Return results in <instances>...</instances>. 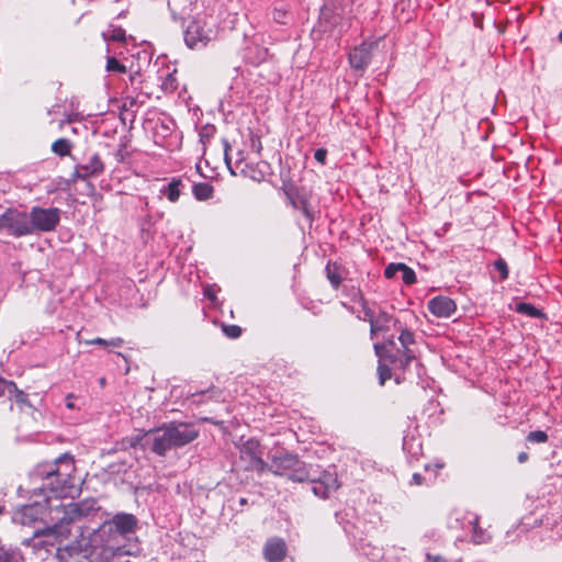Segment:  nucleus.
<instances>
[{
    "label": "nucleus",
    "mask_w": 562,
    "mask_h": 562,
    "mask_svg": "<svg viewBox=\"0 0 562 562\" xmlns=\"http://www.w3.org/2000/svg\"><path fill=\"white\" fill-rule=\"evenodd\" d=\"M7 561L8 562H16V560H13V559H11V560L8 559Z\"/></svg>",
    "instance_id": "c03bdc74"
},
{
    "label": "nucleus",
    "mask_w": 562,
    "mask_h": 562,
    "mask_svg": "<svg viewBox=\"0 0 562 562\" xmlns=\"http://www.w3.org/2000/svg\"><path fill=\"white\" fill-rule=\"evenodd\" d=\"M215 35V31L206 23L192 21L184 32V42L190 48L199 49L205 47Z\"/></svg>",
    "instance_id": "423d86ee"
},
{
    "label": "nucleus",
    "mask_w": 562,
    "mask_h": 562,
    "mask_svg": "<svg viewBox=\"0 0 562 562\" xmlns=\"http://www.w3.org/2000/svg\"><path fill=\"white\" fill-rule=\"evenodd\" d=\"M143 445L158 456H165L175 448L166 424L148 431L143 438Z\"/></svg>",
    "instance_id": "6e6552de"
},
{
    "label": "nucleus",
    "mask_w": 562,
    "mask_h": 562,
    "mask_svg": "<svg viewBox=\"0 0 562 562\" xmlns=\"http://www.w3.org/2000/svg\"><path fill=\"white\" fill-rule=\"evenodd\" d=\"M85 344L86 345H99L104 348H119L123 345V339L119 338V337L110 339V340H105L103 338H95L92 340H86Z\"/></svg>",
    "instance_id": "5701e85b"
},
{
    "label": "nucleus",
    "mask_w": 562,
    "mask_h": 562,
    "mask_svg": "<svg viewBox=\"0 0 562 562\" xmlns=\"http://www.w3.org/2000/svg\"><path fill=\"white\" fill-rule=\"evenodd\" d=\"M103 171V164L98 155H93L85 165L76 169V176L81 179H88L100 175Z\"/></svg>",
    "instance_id": "4468645a"
},
{
    "label": "nucleus",
    "mask_w": 562,
    "mask_h": 562,
    "mask_svg": "<svg viewBox=\"0 0 562 562\" xmlns=\"http://www.w3.org/2000/svg\"><path fill=\"white\" fill-rule=\"evenodd\" d=\"M47 499L44 503L19 507L12 520L22 526L33 527V539L23 540V544L30 547L38 543L55 546L60 544L70 533V524L79 520L83 510L78 504L69 503L67 505L47 507Z\"/></svg>",
    "instance_id": "f03ea898"
},
{
    "label": "nucleus",
    "mask_w": 562,
    "mask_h": 562,
    "mask_svg": "<svg viewBox=\"0 0 562 562\" xmlns=\"http://www.w3.org/2000/svg\"><path fill=\"white\" fill-rule=\"evenodd\" d=\"M428 562H445L439 555L427 554Z\"/></svg>",
    "instance_id": "c9c22d12"
},
{
    "label": "nucleus",
    "mask_w": 562,
    "mask_h": 562,
    "mask_svg": "<svg viewBox=\"0 0 562 562\" xmlns=\"http://www.w3.org/2000/svg\"><path fill=\"white\" fill-rule=\"evenodd\" d=\"M105 41L123 42L126 40L125 31L121 27L110 26L102 33Z\"/></svg>",
    "instance_id": "412c9836"
},
{
    "label": "nucleus",
    "mask_w": 562,
    "mask_h": 562,
    "mask_svg": "<svg viewBox=\"0 0 562 562\" xmlns=\"http://www.w3.org/2000/svg\"><path fill=\"white\" fill-rule=\"evenodd\" d=\"M428 310L437 317L448 318L457 311L456 303L447 296H436L428 302Z\"/></svg>",
    "instance_id": "f8f14e48"
},
{
    "label": "nucleus",
    "mask_w": 562,
    "mask_h": 562,
    "mask_svg": "<svg viewBox=\"0 0 562 562\" xmlns=\"http://www.w3.org/2000/svg\"><path fill=\"white\" fill-rule=\"evenodd\" d=\"M527 440L530 442L543 443L548 440V436L542 430H536L529 432V435L527 436Z\"/></svg>",
    "instance_id": "a878e982"
},
{
    "label": "nucleus",
    "mask_w": 562,
    "mask_h": 562,
    "mask_svg": "<svg viewBox=\"0 0 562 562\" xmlns=\"http://www.w3.org/2000/svg\"><path fill=\"white\" fill-rule=\"evenodd\" d=\"M494 267L499 272L502 280H505L508 277L507 263L503 259L496 260L494 262Z\"/></svg>",
    "instance_id": "bb28decb"
},
{
    "label": "nucleus",
    "mask_w": 562,
    "mask_h": 562,
    "mask_svg": "<svg viewBox=\"0 0 562 562\" xmlns=\"http://www.w3.org/2000/svg\"><path fill=\"white\" fill-rule=\"evenodd\" d=\"M326 157H327V151L326 149L324 148H318L316 149L315 154H314V158L322 165L325 164L326 161Z\"/></svg>",
    "instance_id": "473e14b6"
},
{
    "label": "nucleus",
    "mask_w": 562,
    "mask_h": 562,
    "mask_svg": "<svg viewBox=\"0 0 562 562\" xmlns=\"http://www.w3.org/2000/svg\"><path fill=\"white\" fill-rule=\"evenodd\" d=\"M71 143L66 138H59L55 140L52 145L53 153L60 157L68 156L71 151Z\"/></svg>",
    "instance_id": "6ab92c4d"
},
{
    "label": "nucleus",
    "mask_w": 562,
    "mask_h": 562,
    "mask_svg": "<svg viewBox=\"0 0 562 562\" xmlns=\"http://www.w3.org/2000/svg\"><path fill=\"white\" fill-rule=\"evenodd\" d=\"M378 372H379L380 384L383 385L385 383V381L391 378V371L386 366L380 363V366L378 368Z\"/></svg>",
    "instance_id": "c85d7f7f"
},
{
    "label": "nucleus",
    "mask_w": 562,
    "mask_h": 562,
    "mask_svg": "<svg viewBox=\"0 0 562 562\" xmlns=\"http://www.w3.org/2000/svg\"><path fill=\"white\" fill-rule=\"evenodd\" d=\"M9 396H10V398H13L16 403H21V404L26 403V395L22 391L18 390L16 387H15V391L9 392Z\"/></svg>",
    "instance_id": "2f4dec72"
},
{
    "label": "nucleus",
    "mask_w": 562,
    "mask_h": 562,
    "mask_svg": "<svg viewBox=\"0 0 562 562\" xmlns=\"http://www.w3.org/2000/svg\"><path fill=\"white\" fill-rule=\"evenodd\" d=\"M400 270V272L402 273V280L406 284H413L416 281V274L413 269L408 268L404 263H401Z\"/></svg>",
    "instance_id": "b1692460"
},
{
    "label": "nucleus",
    "mask_w": 562,
    "mask_h": 562,
    "mask_svg": "<svg viewBox=\"0 0 562 562\" xmlns=\"http://www.w3.org/2000/svg\"><path fill=\"white\" fill-rule=\"evenodd\" d=\"M375 43H362L361 45L355 47L349 53V64L355 70L364 71V69L368 67L372 49L375 46Z\"/></svg>",
    "instance_id": "9d476101"
},
{
    "label": "nucleus",
    "mask_w": 562,
    "mask_h": 562,
    "mask_svg": "<svg viewBox=\"0 0 562 562\" xmlns=\"http://www.w3.org/2000/svg\"><path fill=\"white\" fill-rule=\"evenodd\" d=\"M204 295H205L209 300H211L212 302H214V301H215V299H216L215 290H214V288H213V286H206V288L204 289Z\"/></svg>",
    "instance_id": "72a5a7b5"
},
{
    "label": "nucleus",
    "mask_w": 562,
    "mask_h": 562,
    "mask_svg": "<svg viewBox=\"0 0 562 562\" xmlns=\"http://www.w3.org/2000/svg\"><path fill=\"white\" fill-rule=\"evenodd\" d=\"M224 333L229 338H238L241 334L240 327L236 325H228L223 327Z\"/></svg>",
    "instance_id": "cd10ccee"
},
{
    "label": "nucleus",
    "mask_w": 562,
    "mask_h": 562,
    "mask_svg": "<svg viewBox=\"0 0 562 562\" xmlns=\"http://www.w3.org/2000/svg\"><path fill=\"white\" fill-rule=\"evenodd\" d=\"M106 70L108 71H117L121 74L126 72V67L119 63V60L114 57H109L106 61Z\"/></svg>",
    "instance_id": "393cba45"
},
{
    "label": "nucleus",
    "mask_w": 562,
    "mask_h": 562,
    "mask_svg": "<svg viewBox=\"0 0 562 562\" xmlns=\"http://www.w3.org/2000/svg\"><path fill=\"white\" fill-rule=\"evenodd\" d=\"M374 348H375V352H376V355L381 358V357H382V355H381V350H382L384 347H381V346H379V345H375V346H374Z\"/></svg>",
    "instance_id": "ea45409f"
},
{
    "label": "nucleus",
    "mask_w": 562,
    "mask_h": 562,
    "mask_svg": "<svg viewBox=\"0 0 562 562\" xmlns=\"http://www.w3.org/2000/svg\"><path fill=\"white\" fill-rule=\"evenodd\" d=\"M257 447L258 445L255 441H248L241 452H249L252 456L254 467L258 470L263 471L265 469H269L274 474L288 476L295 482H304L310 479V470H306L304 463L295 456L286 452H278L272 456L271 463L267 464L256 456L255 450Z\"/></svg>",
    "instance_id": "20e7f679"
},
{
    "label": "nucleus",
    "mask_w": 562,
    "mask_h": 562,
    "mask_svg": "<svg viewBox=\"0 0 562 562\" xmlns=\"http://www.w3.org/2000/svg\"><path fill=\"white\" fill-rule=\"evenodd\" d=\"M326 274L327 279L334 288H338L345 278L344 269L335 262H328L326 266Z\"/></svg>",
    "instance_id": "a211bd4d"
},
{
    "label": "nucleus",
    "mask_w": 562,
    "mask_h": 562,
    "mask_svg": "<svg viewBox=\"0 0 562 562\" xmlns=\"http://www.w3.org/2000/svg\"><path fill=\"white\" fill-rule=\"evenodd\" d=\"M135 527L136 518L132 514H117L98 529L81 530L79 538L58 550L63 555L76 559V562H82L80 558L87 562H109L116 555L131 554L123 540Z\"/></svg>",
    "instance_id": "f257e3e1"
},
{
    "label": "nucleus",
    "mask_w": 562,
    "mask_h": 562,
    "mask_svg": "<svg viewBox=\"0 0 562 562\" xmlns=\"http://www.w3.org/2000/svg\"><path fill=\"white\" fill-rule=\"evenodd\" d=\"M470 525L472 528L471 540L473 543L483 544L487 543L492 539L490 532L480 527L479 517H473V519L470 520Z\"/></svg>",
    "instance_id": "dca6fc26"
},
{
    "label": "nucleus",
    "mask_w": 562,
    "mask_h": 562,
    "mask_svg": "<svg viewBox=\"0 0 562 562\" xmlns=\"http://www.w3.org/2000/svg\"><path fill=\"white\" fill-rule=\"evenodd\" d=\"M286 554V544L280 538H272L267 541L263 555L269 562H280Z\"/></svg>",
    "instance_id": "ddd939ff"
},
{
    "label": "nucleus",
    "mask_w": 562,
    "mask_h": 562,
    "mask_svg": "<svg viewBox=\"0 0 562 562\" xmlns=\"http://www.w3.org/2000/svg\"><path fill=\"white\" fill-rule=\"evenodd\" d=\"M193 194L199 201H205L212 198L213 188L209 183H196L193 186Z\"/></svg>",
    "instance_id": "aec40b11"
},
{
    "label": "nucleus",
    "mask_w": 562,
    "mask_h": 562,
    "mask_svg": "<svg viewBox=\"0 0 562 562\" xmlns=\"http://www.w3.org/2000/svg\"><path fill=\"white\" fill-rule=\"evenodd\" d=\"M517 459L520 463H524L528 459V454L526 452H520Z\"/></svg>",
    "instance_id": "4c0bfd02"
},
{
    "label": "nucleus",
    "mask_w": 562,
    "mask_h": 562,
    "mask_svg": "<svg viewBox=\"0 0 562 562\" xmlns=\"http://www.w3.org/2000/svg\"><path fill=\"white\" fill-rule=\"evenodd\" d=\"M20 237L31 233L29 215L15 210H8L0 216V231Z\"/></svg>",
    "instance_id": "39448f33"
},
{
    "label": "nucleus",
    "mask_w": 562,
    "mask_h": 562,
    "mask_svg": "<svg viewBox=\"0 0 562 562\" xmlns=\"http://www.w3.org/2000/svg\"><path fill=\"white\" fill-rule=\"evenodd\" d=\"M29 220L31 224V232L33 229L41 232H50L59 223L60 210L57 207H33L30 213Z\"/></svg>",
    "instance_id": "0eeeda50"
},
{
    "label": "nucleus",
    "mask_w": 562,
    "mask_h": 562,
    "mask_svg": "<svg viewBox=\"0 0 562 562\" xmlns=\"http://www.w3.org/2000/svg\"><path fill=\"white\" fill-rule=\"evenodd\" d=\"M2 513H3V507H2V506H0V514H2Z\"/></svg>",
    "instance_id": "a18cd8bd"
},
{
    "label": "nucleus",
    "mask_w": 562,
    "mask_h": 562,
    "mask_svg": "<svg viewBox=\"0 0 562 562\" xmlns=\"http://www.w3.org/2000/svg\"><path fill=\"white\" fill-rule=\"evenodd\" d=\"M67 408L72 409L75 407L74 403L71 401H68L66 404Z\"/></svg>",
    "instance_id": "a19ab883"
},
{
    "label": "nucleus",
    "mask_w": 562,
    "mask_h": 562,
    "mask_svg": "<svg viewBox=\"0 0 562 562\" xmlns=\"http://www.w3.org/2000/svg\"><path fill=\"white\" fill-rule=\"evenodd\" d=\"M559 40L562 42V31L559 34Z\"/></svg>",
    "instance_id": "37998d69"
},
{
    "label": "nucleus",
    "mask_w": 562,
    "mask_h": 562,
    "mask_svg": "<svg viewBox=\"0 0 562 562\" xmlns=\"http://www.w3.org/2000/svg\"><path fill=\"white\" fill-rule=\"evenodd\" d=\"M10 391H15V384L13 382H8L3 379H0V396L5 393L9 394Z\"/></svg>",
    "instance_id": "7c9ffc66"
},
{
    "label": "nucleus",
    "mask_w": 562,
    "mask_h": 562,
    "mask_svg": "<svg viewBox=\"0 0 562 562\" xmlns=\"http://www.w3.org/2000/svg\"><path fill=\"white\" fill-rule=\"evenodd\" d=\"M401 263H391L384 270V276L387 279L394 278L400 272Z\"/></svg>",
    "instance_id": "c756f323"
},
{
    "label": "nucleus",
    "mask_w": 562,
    "mask_h": 562,
    "mask_svg": "<svg viewBox=\"0 0 562 562\" xmlns=\"http://www.w3.org/2000/svg\"><path fill=\"white\" fill-rule=\"evenodd\" d=\"M375 330V327L373 325V323H371V331L373 333Z\"/></svg>",
    "instance_id": "79ce46f5"
},
{
    "label": "nucleus",
    "mask_w": 562,
    "mask_h": 562,
    "mask_svg": "<svg viewBox=\"0 0 562 562\" xmlns=\"http://www.w3.org/2000/svg\"><path fill=\"white\" fill-rule=\"evenodd\" d=\"M398 340L403 347V359H398L402 364H408L414 358L413 351L408 348L414 342L413 334L408 330H403L398 337Z\"/></svg>",
    "instance_id": "2eb2a0df"
},
{
    "label": "nucleus",
    "mask_w": 562,
    "mask_h": 562,
    "mask_svg": "<svg viewBox=\"0 0 562 562\" xmlns=\"http://www.w3.org/2000/svg\"><path fill=\"white\" fill-rule=\"evenodd\" d=\"M422 480H423V477H422V475H420V474L415 473V474L413 475V481H414V483H415L416 485H420V484H422Z\"/></svg>",
    "instance_id": "e433bc0d"
},
{
    "label": "nucleus",
    "mask_w": 562,
    "mask_h": 562,
    "mask_svg": "<svg viewBox=\"0 0 562 562\" xmlns=\"http://www.w3.org/2000/svg\"><path fill=\"white\" fill-rule=\"evenodd\" d=\"M166 426L171 436V441L175 448L190 443L199 435V430L191 424L168 423Z\"/></svg>",
    "instance_id": "1a4fd4ad"
},
{
    "label": "nucleus",
    "mask_w": 562,
    "mask_h": 562,
    "mask_svg": "<svg viewBox=\"0 0 562 562\" xmlns=\"http://www.w3.org/2000/svg\"><path fill=\"white\" fill-rule=\"evenodd\" d=\"M515 311L520 314L528 315L530 317H536V318L542 317V312L529 303L521 302V303L516 304Z\"/></svg>",
    "instance_id": "4be33fe9"
},
{
    "label": "nucleus",
    "mask_w": 562,
    "mask_h": 562,
    "mask_svg": "<svg viewBox=\"0 0 562 562\" xmlns=\"http://www.w3.org/2000/svg\"><path fill=\"white\" fill-rule=\"evenodd\" d=\"M300 209L307 218H312V210L310 209L306 202H302Z\"/></svg>",
    "instance_id": "f704fd0d"
},
{
    "label": "nucleus",
    "mask_w": 562,
    "mask_h": 562,
    "mask_svg": "<svg viewBox=\"0 0 562 562\" xmlns=\"http://www.w3.org/2000/svg\"><path fill=\"white\" fill-rule=\"evenodd\" d=\"M181 186H182V181L178 178H173L167 186L161 188L160 193L165 194L170 202L175 203L180 198V194H181L180 187Z\"/></svg>",
    "instance_id": "f3484780"
},
{
    "label": "nucleus",
    "mask_w": 562,
    "mask_h": 562,
    "mask_svg": "<svg viewBox=\"0 0 562 562\" xmlns=\"http://www.w3.org/2000/svg\"><path fill=\"white\" fill-rule=\"evenodd\" d=\"M75 462L72 457L65 454L54 462L38 464L32 473L34 482L42 481L40 491L46 490L52 496L74 498L78 494V487L74 477Z\"/></svg>",
    "instance_id": "7ed1b4c3"
},
{
    "label": "nucleus",
    "mask_w": 562,
    "mask_h": 562,
    "mask_svg": "<svg viewBox=\"0 0 562 562\" xmlns=\"http://www.w3.org/2000/svg\"><path fill=\"white\" fill-rule=\"evenodd\" d=\"M306 481H308V479ZM310 481L313 483L312 492L321 498L328 497L339 487L337 476L331 473H325L319 480H315L310 473Z\"/></svg>",
    "instance_id": "9b49d317"
},
{
    "label": "nucleus",
    "mask_w": 562,
    "mask_h": 562,
    "mask_svg": "<svg viewBox=\"0 0 562 562\" xmlns=\"http://www.w3.org/2000/svg\"><path fill=\"white\" fill-rule=\"evenodd\" d=\"M228 145L226 144L225 145V161L226 164L229 166V158H228Z\"/></svg>",
    "instance_id": "58836bf2"
}]
</instances>
